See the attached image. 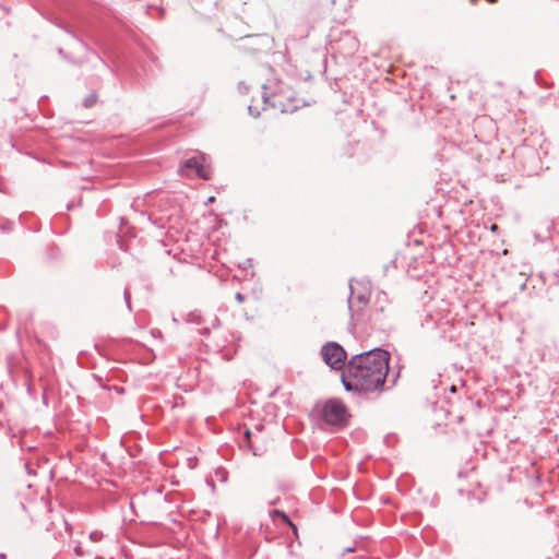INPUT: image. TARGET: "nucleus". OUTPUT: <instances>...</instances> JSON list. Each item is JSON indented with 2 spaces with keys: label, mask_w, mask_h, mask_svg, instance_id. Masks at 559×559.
Listing matches in <instances>:
<instances>
[{
  "label": "nucleus",
  "mask_w": 559,
  "mask_h": 559,
  "mask_svg": "<svg viewBox=\"0 0 559 559\" xmlns=\"http://www.w3.org/2000/svg\"><path fill=\"white\" fill-rule=\"evenodd\" d=\"M389 352L376 348L354 355L341 374L347 392L374 393L385 389L389 372Z\"/></svg>",
  "instance_id": "1"
},
{
  "label": "nucleus",
  "mask_w": 559,
  "mask_h": 559,
  "mask_svg": "<svg viewBox=\"0 0 559 559\" xmlns=\"http://www.w3.org/2000/svg\"><path fill=\"white\" fill-rule=\"evenodd\" d=\"M215 201V198L214 197H210L209 198V202H214Z\"/></svg>",
  "instance_id": "15"
},
{
  "label": "nucleus",
  "mask_w": 559,
  "mask_h": 559,
  "mask_svg": "<svg viewBox=\"0 0 559 559\" xmlns=\"http://www.w3.org/2000/svg\"><path fill=\"white\" fill-rule=\"evenodd\" d=\"M247 263L251 266V259H248Z\"/></svg>",
  "instance_id": "16"
},
{
  "label": "nucleus",
  "mask_w": 559,
  "mask_h": 559,
  "mask_svg": "<svg viewBox=\"0 0 559 559\" xmlns=\"http://www.w3.org/2000/svg\"><path fill=\"white\" fill-rule=\"evenodd\" d=\"M270 516L274 520L275 518H281L283 520L284 523H286L293 531V533L297 536V526L290 521V519L288 518V515L281 511V510H277V509H274L272 511H270Z\"/></svg>",
  "instance_id": "10"
},
{
  "label": "nucleus",
  "mask_w": 559,
  "mask_h": 559,
  "mask_svg": "<svg viewBox=\"0 0 559 559\" xmlns=\"http://www.w3.org/2000/svg\"><path fill=\"white\" fill-rule=\"evenodd\" d=\"M74 551H75V554H76L78 556H81V555H82L81 549H80V546H76V547L74 548Z\"/></svg>",
  "instance_id": "14"
},
{
  "label": "nucleus",
  "mask_w": 559,
  "mask_h": 559,
  "mask_svg": "<svg viewBox=\"0 0 559 559\" xmlns=\"http://www.w3.org/2000/svg\"><path fill=\"white\" fill-rule=\"evenodd\" d=\"M193 169L197 175L202 179H210L211 177V167L207 163L206 156L204 154H199L187 159L179 168V173L185 176L187 175V169Z\"/></svg>",
  "instance_id": "8"
},
{
  "label": "nucleus",
  "mask_w": 559,
  "mask_h": 559,
  "mask_svg": "<svg viewBox=\"0 0 559 559\" xmlns=\"http://www.w3.org/2000/svg\"><path fill=\"white\" fill-rule=\"evenodd\" d=\"M321 417L326 425L337 430L344 428L348 421L346 406L335 399H331L323 404Z\"/></svg>",
  "instance_id": "4"
},
{
  "label": "nucleus",
  "mask_w": 559,
  "mask_h": 559,
  "mask_svg": "<svg viewBox=\"0 0 559 559\" xmlns=\"http://www.w3.org/2000/svg\"><path fill=\"white\" fill-rule=\"evenodd\" d=\"M180 263L205 266L210 259H214L216 250H210L205 247H170L167 251Z\"/></svg>",
  "instance_id": "3"
},
{
  "label": "nucleus",
  "mask_w": 559,
  "mask_h": 559,
  "mask_svg": "<svg viewBox=\"0 0 559 559\" xmlns=\"http://www.w3.org/2000/svg\"><path fill=\"white\" fill-rule=\"evenodd\" d=\"M322 360L334 370H345L346 350L336 342H328L321 348Z\"/></svg>",
  "instance_id": "6"
},
{
  "label": "nucleus",
  "mask_w": 559,
  "mask_h": 559,
  "mask_svg": "<svg viewBox=\"0 0 559 559\" xmlns=\"http://www.w3.org/2000/svg\"><path fill=\"white\" fill-rule=\"evenodd\" d=\"M235 299H236L239 304H242V302L246 300V297H245V295H242L241 293H236V295H235Z\"/></svg>",
  "instance_id": "13"
},
{
  "label": "nucleus",
  "mask_w": 559,
  "mask_h": 559,
  "mask_svg": "<svg viewBox=\"0 0 559 559\" xmlns=\"http://www.w3.org/2000/svg\"><path fill=\"white\" fill-rule=\"evenodd\" d=\"M104 535L99 531H93L90 533V539L94 543L100 542L103 539Z\"/></svg>",
  "instance_id": "11"
},
{
  "label": "nucleus",
  "mask_w": 559,
  "mask_h": 559,
  "mask_svg": "<svg viewBox=\"0 0 559 559\" xmlns=\"http://www.w3.org/2000/svg\"><path fill=\"white\" fill-rule=\"evenodd\" d=\"M123 297H124L128 309L131 310V295H130L129 288L124 289Z\"/></svg>",
  "instance_id": "12"
},
{
  "label": "nucleus",
  "mask_w": 559,
  "mask_h": 559,
  "mask_svg": "<svg viewBox=\"0 0 559 559\" xmlns=\"http://www.w3.org/2000/svg\"><path fill=\"white\" fill-rule=\"evenodd\" d=\"M271 104L274 108L280 109L282 112H292L298 108L297 93L294 88L284 83L278 82L276 88L272 92Z\"/></svg>",
  "instance_id": "5"
},
{
  "label": "nucleus",
  "mask_w": 559,
  "mask_h": 559,
  "mask_svg": "<svg viewBox=\"0 0 559 559\" xmlns=\"http://www.w3.org/2000/svg\"><path fill=\"white\" fill-rule=\"evenodd\" d=\"M347 552H352L353 551V548H347L346 549Z\"/></svg>",
  "instance_id": "17"
},
{
  "label": "nucleus",
  "mask_w": 559,
  "mask_h": 559,
  "mask_svg": "<svg viewBox=\"0 0 559 559\" xmlns=\"http://www.w3.org/2000/svg\"><path fill=\"white\" fill-rule=\"evenodd\" d=\"M349 288L350 295L348 297V309L350 311L352 319L355 321H361L364 318V311L366 310L371 296L370 282L365 280L350 282Z\"/></svg>",
  "instance_id": "2"
},
{
  "label": "nucleus",
  "mask_w": 559,
  "mask_h": 559,
  "mask_svg": "<svg viewBox=\"0 0 559 559\" xmlns=\"http://www.w3.org/2000/svg\"><path fill=\"white\" fill-rule=\"evenodd\" d=\"M390 313V301L386 293L377 294L372 309L369 314V321L379 328H383L385 319Z\"/></svg>",
  "instance_id": "7"
},
{
  "label": "nucleus",
  "mask_w": 559,
  "mask_h": 559,
  "mask_svg": "<svg viewBox=\"0 0 559 559\" xmlns=\"http://www.w3.org/2000/svg\"><path fill=\"white\" fill-rule=\"evenodd\" d=\"M243 437V445L249 448L254 455H262L264 452L262 428L257 426L255 431L246 429Z\"/></svg>",
  "instance_id": "9"
}]
</instances>
